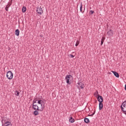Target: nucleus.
I'll return each instance as SVG.
<instances>
[{
  "mask_svg": "<svg viewBox=\"0 0 126 126\" xmlns=\"http://www.w3.org/2000/svg\"><path fill=\"white\" fill-rule=\"evenodd\" d=\"M98 96L97 97V101H99V111H101L102 109H103V101H104V98H103V97L101 95H100L99 94Z\"/></svg>",
  "mask_w": 126,
  "mask_h": 126,
  "instance_id": "f257e3e1",
  "label": "nucleus"
},
{
  "mask_svg": "<svg viewBox=\"0 0 126 126\" xmlns=\"http://www.w3.org/2000/svg\"><path fill=\"white\" fill-rule=\"evenodd\" d=\"M122 111H123L124 114L126 115V102L124 101L121 106Z\"/></svg>",
  "mask_w": 126,
  "mask_h": 126,
  "instance_id": "f03ea898",
  "label": "nucleus"
},
{
  "mask_svg": "<svg viewBox=\"0 0 126 126\" xmlns=\"http://www.w3.org/2000/svg\"><path fill=\"white\" fill-rule=\"evenodd\" d=\"M70 78H73V77L71 75H67L65 78L66 82L67 84H68V85H70L71 84V82L69 81V80L70 79Z\"/></svg>",
  "mask_w": 126,
  "mask_h": 126,
  "instance_id": "7ed1b4c3",
  "label": "nucleus"
},
{
  "mask_svg": "<svg viewBox=\"0 0 126 126\" xmlns=\"http://www.w3.org/2000/svg\"><path fill=\"white\" fill-rule=\"evenodd\" d=\"M6 77L7 78H8V79L9 80L13 78V73H12V72H11V71H8L7 72Z\"/></svg>",
  "mask_w": 126,
  "mask_h": 126,
  "instance_id": "20e7f679",
  "label": "nucleus"
},
{
  "mask_svg": "<svg viewBox=\"0 0 126 126\" xmlns=\"http://www.w3.org/2000/svg\"><path fill=\"white\" fill-rule=\"evenodd\" d=\"M36 12L37 13H38V14L41 15V14H42V13L43 12V9H42L41 7H37L36 9Z\"/></svg>",
  "mask_w": 126,
  "mask_h": 126,
  "instance_id": "39448f33",
  "label": "nucleus"
},
{
  "mask_svg": "<svg viewBox=\"0 0 126 126\" xmlns=\"http://www.w3.org/2000/svg\"><path fill=\"white\" fill-rule=\"evenodd\" d=\"M107 35H108L109 37H113V35H114V31L110 30L109 31L107 32Z\"/></svg>",
  "mask_w": 126,
  "mask_h": 126,
  "instance_id": "423d86ee",
  "label": "nucleus"
},
{
  "mask_svg": "<svg viewBox=\"0 0 126 126\" xmlns=\"http://www.w3.org/2000/svg\"><path fill=\"white\" fill-rule=\"evenodd\" d=\"M2 126H12V124L11 122L7 121L4 124H2Z\"/></svg>",
  "mask_w": 126,
  "mask_h": 126,
  "instance_id": "0eeeda50",
  "label": "nucleus"
},
{
  "mask_svg": "<svg viewBox=\"0 0 126 126\" xmlns=\"http://www.w3.org/2000/svg\"><path fill=\"white\" fill-rule=\"evenodd\" d=\"M32 108L33 110H37V111H40L39 109V106L36 104H32Z\"/></svg>",
  "mask_w": 126,
  "mask_h": 126,
  "instance_id": "6e6552de",
  "label": "nucleus"
},
{
  "mask_svg": "<svg viewBox=\"0 0 126 126\" xmlns=\"http://www.w3.org/2000/svg\"><path fill=\"white\" fill-rule=\"evenodd\" d=\"M112 72L113 73L114 75L116 76L117 78H119L120 77V74H119V73L118 72L115 71H112Z\"/></svg>",
  "mask_w": 126,
  "mask_h": 126,
  "instance_id": "1a4fd4ad",
  "label": "nucleus"
},
{
  "mask_svg": "<svg viewBox=\"0 0 126 126\" xmlns=\"http://www.w3.org/2000/svg\"><path fill=\"white\" fill-rule=\"evenodd\" d=\"M40 105L41 108L39 109V110L40 111V112H43V111H44V108H45V102L40 104Z\"/></svg>",
  "mask_w": 126,
  "mask_h": 126,
  "instance_id": "9d476101",
  "label": "nucleus"
},
{
  "mask_svg": "<svg viewBox=\"0 0 126 126\" xmlns=\"http://www.w3.org/2000/svg\"><path fill=\"white\" fill-rule=\"evenodd\" d=\"M77 84L79 85V87L81 88V89H83L85 87V86H84V84L81 82L80 83L78 82Z\"/></svg>",
  "mask_w": 126,
  "mask_h": 126,
  "instance_id": "9b49d317",
  "label": "nucleus"
},
{
  "mask_svg": "<svg viewBox=\"0 0 126 126\" xmlns=\"http://www.w3.org/2000/svg\"><path fill=\"white\" fill-rule=\"evenodd\" d=\"M15 35L16 36H19V34L20 33V32L19 31V29H17L15 30Z\"/></svg>",
  "mask_w": 126,
  "mask_h": 126,
  "instance_id": "f8f14e48",
  "label": "nucleus"
},
{
  "mask_svg": "<svg viewBox=\"0 0 126 126\" xmlns=\"http://www.w3.org/2000/svg\"><path fill=\"white\" fill-rule=\"evenodd\" d=\"M39 111L37 110H34V111L33 112V115H34V116H38V115H39Z\"/></svg>",
  "mask_w": 126,
  "mask_h": 126,
  "instance_id": "ddd939ff",
  "label": "nucleus"
},
{
  "mask_svg": "<svg viewBox=\"0 0 126 126\" xmlns=\"http://www.w3.org/2000/svg\"><path fill=\"white\" fill-rule=\"evenodd\" d=\"M84 122H85V123H86V124H89V123H90V121L89 120V119H88L87 118H85L84 119Z\"/></svg>",
  "mask_w": 126,
  "mask_h": 126,
  "instance_id": "4468645a",
  "label": "nucleus"
},
{
  "mask_svg": "<svg viewBox=\"0 0 126 126\" xmlns=\"http://www.w3.org/2000/svg\"><path fill=\"white\" fill-rule=\"evenodd\" d=\"M69 122L72 124L73 123H74V119L72 118V117H71L69 119Z\"/></svg>",
  "mask_w": 126,
  "mask_h": 126,
  "instance_id": "2eb2a0df",
  "label": "nucleus"
},
{
  "mask_svg": "<svg viewBox=\"0 0 126 126\" xmlns=\"http://www.w3.org/2000/svg\"><path fill=\"white\" fill-rule=\"evenodd\" d=\"M105 38L104 37H102L101 41V45H103L104 43V41L105 40Z\"/></svg>",
  "mask_w": 126,
  "mask_h": 126,
  "instance_id": "dca6fc26",
  "label": "nucleus"
},
{
  "mask_svg": "<svg viewBox=\"0 0 126 126\" xmlns=\"http://www.w3.org/2000/svg\"><path fill=\"white\" fill-rule=\"evenodd\" d=\"M19 94H20V93L18 91H15V94L16 96H19Z\"/></svg>",
  "mask_w": 126,
  "mask_h": 126,
  "instance_id": "f3484780",
  "label": "nucleus"
},
{
  "mask_svg": "<svg viewBox=\"0 0 126 126\" xmlns=\"http://www.w3.org/2000/svg\"><path fill=\"white\" fill-rule=\"evenodd\" d=\"M37 103L38 104H43L44 103V101L42 100H37Z\"/></svg>",
  "mask_w": 126,
  "mask_h": 126,
  "instance_id": "a211bd4d",
  "label": "nucleus"
},
{
  "mask_svg": "<svg viewBox=\"0 0 126 126\" xmlns=\"http://www.w3.org/2000/svg\"><path fill=\"white\" fill-rule=\"evenodd\" d=\"M22 12H26V7L23 6L22 8Z\"/></svg>",
  "mask_w": 126,
  "mask_h": 126,
  "instance_id": "6ab92c4d",
  "label": "nucleus"
},
{
  "mask_svg": "<svg viewBox=\"0 0 126 126\" xmlns=\"http://www.w3.org/2000/svg\"><path fill=\"white\" fill-rule=\"evenodd\" d=\"M95 113H96V110H94V112L92 114H91L89 115L90 117H93V116H94V115H95Z\"/></svg>",
  "mask_w": 126,
  "mask_h": 126,
  "instance_id": "aec40b11",
  "label": "nucleus"
},
{
  "mask_svg": "<svg viewBox=\"0 0 126 126\" xmlns=\"http://www.w3.org/2000/svg\"><path fill=\"white\" fill-rule=\"evenodd\" d=\"M80 10L81 12H82V13H83V12H82V3H81V5L80 6Z\"/></svg>",
  "mask_w": 126,
  "mask_h": 126,
  "instance_id": "412c9836",
  "label": "nucleus"
},
{
  "mask_svg": "<svg viewBox=\"0 0 126 126\" xmlns=\"http://www.w3.org/2000/svg\"><path fill=\"white\" fill-rule=\"evenodd\" d=\"M37 101H38V100L34 98L32 101V104H36V103H37Z\"/></svg>",
  "mask_w": 126,
  "mask_h": 126,
  "instance_id": "4be33fe9",
  "label": "nucleus"
},
{
  "mask_svg": "<svg viewBox=\"0 0 126 126\" xmlns=\"http://www.w3.org/2000/svg\"><path fill=\"white\" fill-rule=\"evenodd\" d=\"M79 43H80L79 41V40H77V41H76V44H75V46H76V47H77V46H78V45H79Z\"/></svg>",
  "mask_w": 126,
  "mask_h": 126,
  "instance_id": "5701e85b",
  "label": "nucleus"
},
{
  "mask_svg": "<svg viewBox=\"0 0 126 126\" xmlns=\"http://www.w3.org/2000/svg\"><path fill=\"white\" fill-rule=\"evenodd\" d=\"M94 96H96H96L97 97H98L99 96V93H98V92H96V93H95L94 94Z\"/></svg>",
  "mask_w": 126,
  "mask_h": 126,
  "instance_id": "b1692460",
  "label": "nucleus"
},
{
  "mask_svg": "<svg viewBox=\"0 0 126 126\" xmlns=\"http://www.w3.org/2000/svg\"><path fill=\"white\" fill-rule=\"evenodd\" d=\"M89 13H90V14L91 15H92V14H93V13H94V11H93V10H91V11H90Z\"/></svg>",
  "mask_w": 126,
  "mask_h": 126,
  "instance_id": "393cba45",
  "label": "nucleus"
},
{
  "mask_svg": "<svg viewBox=\"0 0 126 126\" xmlns=\"http://www.w3.org/2000/svg\"><path fill=\"white\" fill-rule=\"evenodd\" d=\"M8 5H7V6H6V7L5 8V9L6 10V11H8V8L9 7L7 6Z\"/></svg>",
  "mask_w": 126,
  "mask_h": 126,
  "instance_id": "a878e982",
  "label": "nucleus"
},
{
  "mask_svg": "<svg viewBox=\"0 0 126 126\" xmlns=\"http://www.w3.org/2000/svg\"><path fill=\"white\" fill-rule=\"evenodd\" d=\"M70 56L71 57V58H74V56H73V55L70 54Z\"/></svg>",
  "mask_w": 126,
  "mask_h": 126,
  "instance_id": "bb28decb",
  "label": "nucleus"
},
{
  "mask_svg": "<svg viewBox=\"0 0 126 126\" xmlns=\"http://www.w3.org/2000/svg\"><path fill=\"white\" fill-rule=\"evenodd\" d=\"M95 103H97V100H95Z\"/></svg>",
  "mask_w": 126,
  "mask_h": 126,
  "instance_id": "cd10ccee",
  "label": "nucleus"
},
{
  "mask_svg": "<svg viewBox=\"0 0 126 126\" xmlns=\"http://www.w3.org/2000/svg\"><path fill=\"white\" fill-rule=\"evenodd\" d=\"M40 37H43V35H40Z\"/></svg>",
  "mask_w": 126,
  "mask_h": 126,
  "instance_id": "c85d7f7f",
  "label": "nucleus"
},
{
  "mask_svg": "<svg viewBox=\"0 0 126 126\" xmlns=\"http://www.w3.org/2000/svg\"><path fill=\"white\" fill-rule=\"evenodd\" d=\"M124 102H126V100H125Z\"/></svg>",
  "mask_w": 126,
  "mask_h": 126,
  "instance_id": "c756f323",
  "label": "nucleus"
}]
</instances>
